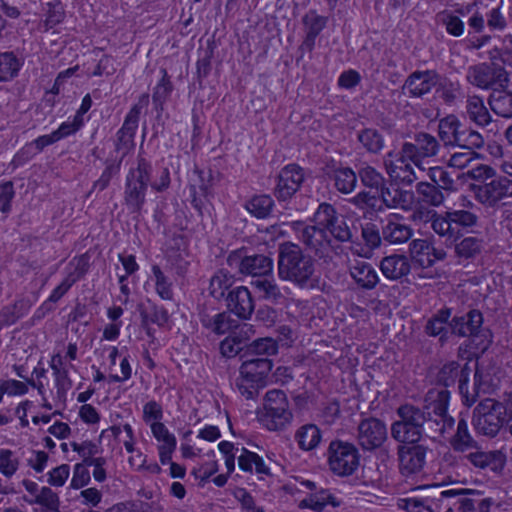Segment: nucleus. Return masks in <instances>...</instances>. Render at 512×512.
Here are the masks:
<instances>
[{"instance_id":"13d9d810","label":"nucleus","mask_w":512,"mask_h":512,"mask_svg":"<svg viewBox=\"0 0 512 512\" xmlns=\"http://www.w3.org/2000/svg\"><path fill=\"white\" fill-rule=\"evenodd\" d=\"M465 458L476 468L484 469L492 462L493 455L479 450L476 445L475 448L466 452Z\"/></svg>"},{"instance_id":"a211bd4d","label":"nucleus","mask_w":512,"mask_h":512,"mask_svg":"<svg viewBox=\"0 0 512 512\" xmlns=\"http://www.w3.org/2000/svg\"><path fill=\"white\" fill-rule=\"evenodd\" d=\"M387 438V429L383 422L370 418L362 421L358 427L359 445L366 450L379 447Z\"/></svg>"},{"instance_id":"79ce46f5","label":"nucleus","mask_w":512,"mask_h":512,"mask_svg":"<svg viewBox=\"0 0 512 512\" xmlns=\"http://www.w3.org/2000/svg\"><path fill=\"white\" fill-rule=\"evenodd\" d=\"M278 351V345L275 340L272 338H260L252 342L248 348L246 353L251 358H259L276 354Z\"/></svg>"},{"instance_id":"f3484780","label":"nucleus","mask_w":512,"mask_h":512,"mask_svg":"<svg viewBox=\"0 0 512 512\" xmlns=\"http://www.w3.org/2000/svg\"><path fill=\"white\" fill-rule=\"evenodd\" d=\"M427 448L423 445H402L398 449L399 469L404 476L420 473L426 464Z\"/></svg>"},{"instance_id":"ddd939ff","label":"nucleus","mask_w":512,"mask_h":512,"mask_svg":"<svg viewBox=\"0 0 512 512\" xmlns=\"http://www.w3.org/2000/svg\"><path fill=\"white\" fill-rule=\"evenodd\" d=\"M466 491L464 489H449L423 498L400 499L398 506L407 512H441L447 498H454Z\"/></svg>"},{"instance_id":"6ab92c4d","label":"nucleus","mask_w":512,"mask_h":512,"mask_svg":"<svg viewBox=\"0 0 512 512\" xmlns=\"http://www.w3.org/2000/svg\"><path fill=\"white\" fill-rule=\"evenodd\" d=\"M409 252L412 260L423 268L431 267L446 257L444 250L433 247L427 239H414L409 245Z\"/></svg>"},{"instance_id":"0eeeda50","label":"nucleus","mask_w":512,"mask_h":512,"mask_svg":"<svg viewBox=\"0 0 512 512\" xmlns=\"http://www.w3.org/2000/svg\"><path fill=\"white\" fill-rule=\"evenodd\" d=\"M273 270L272 260L264 255L245 257L240 264V271L259 278L252 281L260 296L267 299H275L279 291L268 275Z\"/></svg>"},{"instance_id":"58836bf2","label":"nucleus","mask_w":512,"mask_h":512,"mask_svg":"<svg viewBox=\"0 0 512 512\" xmlns=\"http://www.w3.org/2000/svg\"><path fill=\"white\" fill-rule=\"evenodd\" d=\"M416 192L422 202L431 206H440L444 201V195L441 190L436 185L428 182H419L416 185Z\"/></svg>"},{"instance_id":"69168bd1","label":"nucleus","mask_w":512,"mask_h":512,"mask_svg":"<svg viewBox=\"0 0 512 512\" xmlns=\"http://www.w3.org/2000/svg\"><path fill=\"white\" fill-rule=\"evenodd\" d=\"M191 434V430L186 431L183 434V441L180 444V453L184 459H196L202 455V450L187 439Z\"/></svg>"},{"instance_id":"9b49d317","label":"nucleus","mask_w":512,"mask_h":512,"mask_svg":"<svg viewBox=\"0 0 512 512\" xmlns=\"http://www.w3.org/2000/svg\"><path fill=\"white\" fill-rule=\"evenodd\" d=\"M356 208L359 212L354 211V216H357L359 220H364L363 222H360L361 240L364 244L362 245L361 243H357L359 249L354 248V253L364 258H370L373 250L381 243L379 228L375 223L378 215L376 214V216L371 220L368 216L364 215V213L368 214V211L370 210L369 207L360 206Z\"/></svg>"},{"instance_id":"39448f33","label":"nucleus","mask_w":512,"mask_h":512,"mask_svg":"<svg viewBox=\"0 0 512 512\" xmlns=\"http://www.w3.org/2000/svg\"><path fill=\"white\" fill-rule=\"evenodd\" d=\"M257 420L269 431H279L293 420V413L284 392L270 390L264 397L262 407L256 411Z\"/></svg>"},{"instance_id":"4c0bfd02","label":"nucleus","mask_w":512,"mask_h":512,"mask_svg":"<svg viewBox=\"0 0 512 512\" xmlns=\"http://www.w3.org/2000/svg\"><path fill=\"white\" fill-rule=\"evenodd\" d=\"M451 316L449 309L439 310L432 318L427 321L425 331L430 336H440L443 339L447 331V323Z\"/></svg>"},{"instance_id":"a878e982","label":"nucleus","mask_w":512,"mask_h":512,"mask_svg":"<svg viewBox=\"0 0 512 512\" xmlns=\"http://www.w3.org/2000/svg\"><path fill=\"white\" fill-rule=\"evenodd\" d=\"M380 269L386 278L398 280L409 274L411 266L405 255L393 254L382 259Z\"/></svg>"},{"instance_id":"412c9836","label":"nucleus","mask_w":512,"mask_h":512,"mask_svg":"<svg viewBox=\"0 0 512 512\" xmlns=\"http://www.w3.org/2000/svg\"><path fill=\"white\" fill-rule=\"evenodd\" d=\"M437 81L438 75L432 70L415 71L408 76L403 89H407L411 97H422L431 91Z\"/></svg>"},{"instance_id":"ea45409f","label":"nucleus","mask_w":512,"mask_h":512,"mask_svg":"<svg viewBox=\"0 0 512 512\" xmlns=\"http://www.w3.org/2000/svg\"><path fill=\"white\" fill-rule=\"evenodd\" d=\"M20 67V60L12 52L0 53V82L17 76Z\"/></svg>"},{"instance_id":"72a5a7b5","label":"nucleus","mask_w":512,"mask_h":512,"mask_svg":"<svg viewBox=\"0 0 512 512\" xmlns=\"http://www.w3.org/2000/svg\"><path fill=\"white\" fill-rule=\"evenodd\" d=\"M325 170L328 175L333 174L335 186L340 192L348 194L352 191L351 172L348 168L343 169L332 159L327 163Z\"/></svg>"},{"instance_id":"9d476101","label":"nucleus","mask_w":512,"mask_h":512,"mask_svg":"<svg viewBox=\"0 0 512 512\" xmlns=\"http://www.w3.org/2000/svg\"><path fill=\"white\" fill-rule=\"evenodd\" d=\"M362 184L369 188L368 192H359L354 198L356 207L367 206L370 208L368 214L364 213L371 220L376 216V210L380 209V193L379 188L383 184L382 175L371 166H365L358 171Z\"/></svg>"},{"instance_id":"6e6552de","label":"nucleus","mask_w":512,"mask_h":512,"mask_svg":"<svg viewBox=\"0 0 512 512\" xmlns=\"http://www.w3.org/2000/svg\"><path fill=\"white\" fill-rule=\"evenodd\" d=\"M278 269L281 278L295 282H303L312 274L310 260L302 256L297 245L290 243L281 246Z\"/></svg>"},{"instance_id":"4d7b16f0","label":"nucleus","mask_w":512,"mask_h":512,"mask_svg":"<svg viewBox=\"0 0 512 512\" xmlns=\"http://www.w3.org/2000/svg\"><path fill=\"white\" fill-rule=\"evenodd\" d=\"M481 241L475 237H466L456 245V252L459 256L470 258L480 252Z\"/></svg>"},{"instance_id":"338daca9","label":"nucleus","mask_w":512,"mask_h":512,"mask_svg":"<svg viewBox=\"0 0 512 512\" xmlns=\"http://www.w3.org/2000/svg\"><path fill=\"white\" fill-rule=\"evenodd\" d=\"M448 217H450V221H453V224L463 227L473 226L477 221L476 215L465 210H455L448 212Z\"/></svg>"},{"instance_id":"5701e85b","label":"nucleus","mask_w":512,"mask_h":512,"mask_svg":"<svg viewBox=\"0 0 512 512\" xmlns=\"http://www.w3.org/2000/svg\"><path fill=\"white\" fill-rule=\"evenodd\" d=\"M227 305L231 312L243 319L249 318L254 309L250 291L244 286L236 287L228 294Z\"/></svg>"},{"instance_id":"bb28decb","label":"nucleus","mask_w":512,"mask_h":512,"mask_svg":"<svg viewBox=\"0 0 512 512\" xmlns=\"http://www.w3.org/2000/svg\"><path fill=\"white\" fill-rule=\"evenodd\" d=\"M483 323L480 311L471 310L465 316L454 317L450 326L453 333L465 337L475 335Z\"/></svg>"},{"instance_id":"1a4fd4ad","label":"nucleus","mask_w":512,"mask_h":512,"mask_svg":"<svg viewBox=\"0 0 512 512\" xmlns=\"http://www.w3.org/2000/svg\"><path fill=\"white\" fill-rule=\"evenodd\" d=\"M466 77L470 84L481 89H491L493 91L498 88H506L509 83L507 71L501 65L494 62L470 66Z\"/></svg>"},{"instance_id":"c756f323","label":"nucleus","mask_w":512,"mask_h":512,"mask_svg":"<svg viewBox=\"0 0 512 512\" xmlns=\"http://www.w3.org/2000/svg\"><path fill=\"white\" fill-rule=\"evenodd\" d=\"M295 440L301 450L311 451L320 445L322 441V432L315 424H305L296 430Z\"/></svg>"},{"instance_id":"393cba45","label":"nucleus","mask_w":512,"mask_h":512,"mask_svg":"<svg viewBox=\"0 0 512 512\" xmlns=\"http://www.w3.org/2000/svg\"><path fill=\"white\" fill-rule=\"evenodd\" d=\"M412 235V228L401 222L396 214H391L382 228V237L390 244H402L408 241Z\"/></svg>"},{"instance_id":"2eb2a0df","label":"nucleus","mask_w":512,"mask_h":512,"mask_svg":"<svg viewBox=\"0 0 512 512\" xmlns=\"http://www.w3.org/2000/svg\"><path fill=\"white\" fill-rule=\"evenodd\" d=\"M476 198L482 204L493 207L501 200L512 197V180L506 177L492 179L475 188Z\"/></svg>"},{"instance_id":"4468645a","label":"nucleus","mask_w":512,"mask_h":512,"mask_svg":"<svg viewBox=\"0 0 512 512\" xmlns=\"http://www.w3.org/2000/svg\"><path fill=\"white\" fill-rule=\"evenodd\" d=\"M327 464L333 474L349 476L352 473V444L341 439L331 441L327 450Z\"/></svg>"},{"instance_id":"3c124183","label":"nucleus","mask_w":512,"mask_h":512,"mask_svg":"<svg viewBox=\"0 0 512 512\" xmlns=\"http://www.w3.org/2000/svg\"><path fill=\"white\" fill-rule=\"evenodd\" d=\"M493 504L491 498L484 499H470L465 498L461 500L460 512H490V508Z\"/></svg>"},{"instance_id":"7c9ffc66","label":"nucleus","mask_w":512,"mask_h":512,"mask_svg":"<svg viewBox=\"0 0 512 512\" xmlns=\"http://www.w3.org/2000/svg\"><path fill=\"white\" fill-rule=\"evenodd\" d=\"M489 105L495 114L504 118L512 117V93L505 88H498L491 93Z\"/></svg>"},{"instance_id":"4be33fe9","label":"nucleus","mask_w":512,"mask_h":512,"mask_svg":"<svg viewBox=\"0 0 512 512\" xmlns=\"http://www.w3.org/2000/svg\"><path fill=\"white\" fill-rule=\"evenodd\" d=\"M445 144H455L469 150L484 144L483 136L477 130H439Z\"/></svg>"},{"instance_id":"49530a36","label":"nucleus","mask_w":512,"mask_h":512,"mask_svg":"<svg viewBox=\"0 0 512 512\" xmlns=\"http://www.w3.org/2000/svg\"><path fill=\"white\" fill-rule=\"evenodd\" d=\"M415 147L416 155L419 153L424 157H431L438 151V142L433 136L427 133H420L417 137V145H415Z\"/></svg>"},{"instance_id":"f8f14e48","label":"nucleus","mask_w":512,"mask_h":512,"mask_svg":"<svg viewBox=\"0 0 512 512\" xmlns=\"http://www.w3.org/2000/svg\"><path fill=\"white\" fill-rule=\"evenodd\" d=\"M149 171V166L145 162H139L138 167L127 176L125 201L134 210L139 209L145 201Z\"/></svg>"},{"instance_id":"5fc2aeb1","label":"nucleus","mask_w":512,"mask_h":512,"mask_svg":"<svg viewBox=\"0 0 512 512\" xmlns=\"http://www.w3.org/2000/svg\"><path fill=\"white\" fill-rule=\"evenodd\" d=\"M78 418L82 423L96 428L101 420V415L96 407L91 404H83L78 408Z\"/></svg>"},{"instance_id":"603ef678","label":"nucleus","mask_w":512,"mask_h":512,"mask_svg":"<svg viewBox=\"0 0 512 512\" xmlns=\"http://www.w3.org/2000/svg\"><path fill=\"white\" fill-rule=\"evenodd\" d=\"M209 455L211 459L195 467L192 471L193 475L201 482L208 481L218 471V462L214 459V451H211Z\"/></svg>"},{"instance_id":"473e14b6","label":"nucleus","mask_w":512,"mask_h":512,"mask_svg":"<svg viewBox=\"0 0 512 512\" xmlns=\"http://www.w3.org/2000/svg\"><path fill=\"white\" fill-rule=\"evenodd\" d=\"M354 281L363 288L372 289L377 285L379 278L371 264L354 261Z\"/></svg>"},{"instance_id":"09e8293b","label":"nucleus","mask_w":512,"mask_h":512,"mask_svg":"<svg viewBox=\"0 0 512 512\" xmlns=\"http://www.w3.org/2000/svg\"><path fill=\"white\" fill-rule=\"evenodd\" d=\"M143 420L151 428L163 423V410L160 404L150 401L143 406Z\"/></svg>"},{"instance_id":"6e6d98bb","label":"nucleus","mask_w":512,"mask_h":512,"mask_svg":"<svg viewBox=\"0 0 512 512\" xmlns=\"http://www.w3.org/2000/svg\"><path fill=\"white\" fill-rule=\"evenodd\" d=\"M30 503H38L46 507L49 511H56L59 506V499L56 493H54L48 487H42L36 498L30 501Z\"/></svg>"},{"instance_id":"aec40b11","label":"nucleus","mask_w":512,"mask_h":512,"mask_svg":"<svg viewBox=\"0 0 512 512\" xmlns=\"http://www.w3.org/2000/svg\"><path fill=\"white\" fill-rule=\"evenodd\" d=\"M151 434L157 441V451L159 461L162 465H166L172 459V455L177 446L175 435L169 431L164 423L154 425L150 428Z\"/></svg>"},{"instance_id":"20e7f679","label":"nucleus","mask_w":512,"mask_h":512,"mask_svg":"<svg viewBox=\"0 0 512 512\" xmlns=\"http://www.w3.org/2000/svg\"><path fill=\"white\" fill-rule=\"evenodd\" d=\"M272 361L265 357L246 359L240 366L236 387L246 399H255L269 383Z\"/></svg>"},{"instance_id":"8fccbe9b","label":"nucleus","mask_w":512,"mask_h":512,"mask_svg":"<svg viewBox=\"0 0 512 512\" xmlns=\"http://www.w3.org/2000/svg\"><path fill=\"white\" fill-rule=\"evenodd\" d=\"M358 139L371 152H378L383 147V138L377 130H362Z\"/></svg>"},{"instance_id":"774afa93","label":"nucleus","mask_w":512,"mask_h":512,"mask_svg":"<svg viewBox=\"0 0 512 512\" xmlns=\"http://www.w3.org/2000/svg\"><path fill=\"white\" fill-rule=\"evenodd\" d=\"M442 22L445 25L446 30L449 34L455 37H459L463 34L464 23L458 16L452 14H444Z\"/></svg>"},{"instance_id":"0e129e2a","label":"nucleus","mask_w":512,"mask_h":512,"mask_svg":"<svg viewBox=\"0 0 512 512\" xmlns=\"http://www.w3.org/2000/svg\"><path fill=\"white\" fill-rule=\"evenodd\" d=\"M70 475V467L67 464H62L48 473V483L55 487H62Z\"/></svg>"},{"instance_id":"c85d7f7f","label":"nucleus","mask_w":512,"mask_h":512,"mask_svg":"<svg viewBox=\"0 0 512 512\" xmlns=\"http://www.w3.org/2000/svg\"><path fill=\"white\" fill-rule=\"evenodd\" d=\"M238 466L244 472H255L259 476V479L270 474V469L263 458L244 447L241 448L240 454L238 455Z\"/></svg>"},{"instance_id":"cd10ccee","label":"nucleus","mask_w":512,"mask_h":512,"mask_svg":"<svg viewBox=\"0 0 512 512\" xmlns=\"http://www.w3.org/2000/svg\"><path fill=\"white\" fill-rule=\"evenodd\" d=\"M303 25L305 27L306 37L302 43V47L307 51H312L316 37L326 26V18L319 15L315 10H310L303 17Z\"/></svg>"},{"instance_id":"f03ea898","label":"nucleus","mask_w":512,"mask_h":512,"mask_svg":"<svg viewBox=\"0 0 512 512\" xmlns=\"http://www.w3.org/2000/svg\"><path fill=\"white\" fill-rule=\"evenodd\" d=\"M329 235L340 241H347L351 232L347 223L336 215L331 205L321 204L314 214V225L303 228L302 239L307 245L317 248L330 242Z\"/></svg>"},{"instance_id":"bf43d9fd","label":"nucleus","mask_w":512,"mask_h":512,"mask_svg":"<svg viewBox=\"0 0 512 512\" xmlns=\"http://www.w3.org/2000/svg\"><path fill=\"white\" fill-rule=\"evenodd\" d=\"M48 9L45 14V27L51 29L64 19V10L60 3H47Z\"/></svg>"},{"instance_id":"7ed1b4c3","label":"nucleus","mask_w":512,"mask_h":512,"mask_svg":"<svg viewBox=\"0 0 512 512\" xmlns=\"http://www.w3.org/2000/svg\"><path fill=\"white\" fill-rule=\"evenodd\" d=\"M511 413L512 395L504 402L486 398L473 411L474 429L479 434L493 437Z\"/></svg>"},{"instance_id":"052dcab7","label":"nucleus","mask_w":512,"mask_h":512,"mask_svg":"<svg viewBox=\"0 0 512 512\" xmlns=\"http://www.w3.org/2000/svg\"><path fill=\"white\" fill-rule=\"evenodd\" d=\"M172 91V85L167 77L166 71H163V77L158 82L153 93V101L157 106H161L169 97Z\"/></svg>"},{"instance_id":"a19ab883","label":"nucleus","mask_w":512,"mask_h":512,"mask_svg":"<svg viewBox=\"0 0 512 512\" xmlns=\"http://www.w3.org/2000/svg\"><path fill=\"white\" fill-rule=\"evenodd\" d=\"M458 377H460V389L462 390L463 382L466 381L467 376L464 374V371L460 369V365L455 361L444 364L438 374L439 381L442 382L445 387L454 384Z\"/></svg>"},{"instance_id":"c9c22d12","label":"nucleus","mask_w":512,"mask_h":512,"mask_svg":"<svg viewBox=\"0 0 512 512\" xmlns=\"http://www.w3.org/2000/svg\"><path fill=\"white\" fill-rule=\"evenodd\" d=\"M467 115L471 121L478 126L487 125L490 121V114L481 98L477 96L470 97L467 100Z\"/></svg>"},{"instance_id":"f704fd0d","label":"nucleus","mask_w":512,"mask_h":512,"mask_svg":"<svg viewBox=\"0 0 512 512\" xmlns=\"http://www.w3.org/2000/svg\"><path fill=\"white\" fill-rule=\"evenodd\" d=\"M423 432L422 427H414L407 425L404 421L399 420L392 424V437L402 443H416L421 439Z\"/></svg>"},{"instance_id":"423d86ee","label":"nucleus","mask_w":512,"mask_h":512,"mask_svg":"<svg viewBox=\"0 0 512 512\" xmlns=\"http://www.w3.org/2000/svg\"><path fill=\"white\" fill-rule=\"evenodd\" d=\"M384 165L387 174L393 181L405 185H411L419 178L413 166L420 171L424 170L419 155H416V147L411 143H405L399 152L388 153Z\"/></svg>"},{"instance_id":"a18cd8bd","label":"nucleus","mask_w":512,"mask_h":512,"mask_svg":"<svg viewBox=\"0 0 512 512\" xmlns=\"http://www.w3.org/2000/svg\"><path fill=\"white\" fill-rule=\"evenodd\" d=\"M234 283V277L225 271H218L210 281V293L216 299L225 296L228 288Z\"/></svg>"},{"instance_id":"dca6fc26","label":"nucleus","mask_w":512,"mask_h":512,"mask_svg":"<svg viewBox=\"0 0 512 512\" xmlns=\"http://www.w3.org/2000/svg\"><path fill=\"white\" fill-rule=\"evenodd\" d=\"M304 171L295 164L285 166L279 174L276 186V197L278 200L286 201L291 199L300 189L304 181Z\"/></svg>"},{"instance_id":"f257e3e1","label":"nucleus","mask_w":512,"mask_h":512,"mask_svg":"<svg viewBox=\"0 0 512 512\" xmlns=\"http://www.w3.org/2000/svg\"><path fill=\"white\" fill-rule=\"evenodd\" d=\"M449 398L450 393L446 388L433 389L428 392L425 399L427 411L412 404H404L398 408L397 414L400 420L414 427L423 428L425 423H435L436 432L442 435L454 425V419L447 415Z\"/></svg>"},{"instance_id":"c03bdc74","label":"nucleus","mask_w":512,"mask_h":512,"mask_svg":"<svg viewBox=\"0 0 512 512\" xmlns=\"http://www.w3.org/2000/svg\"><path fill=\"white\" fill-rule=\"evenodd\" d=\"M128 463L135 471L147 472L152 475H158L161 472L160 465L155 461L148 462L147 456L141 450L131 454Z\"/></svg>"},{"instance_id":"2f4dec72","label":"nucleus","mask_w":512,"mask_h":512,"mask_svg":"<svg viewBox=\"0 0 512 512\" xmlns=\"http://www.w3.org/2000/svg\"><path fill=\"white\" fill-rule=\"evenodd\" d=\"M342 503V500L331 494L328 491H321L317 494L310 495L307 498L303 499L299 503V507L304 509L308 508L315 512H321L323 509L331 505L333 507H338Z\"/></svg>"},{"instance_id":"37998d69","label":"nucleus","mask_w":512,"mask_h":512,"mask_svg":"<svg viewBox=\"0 0 512 512\" xmlns=\"http://www.w3.org/2000/svg\"><path fill=\"white\" fill-rule=\"evenodd\" d=\"M273 204V199L270 196L259 195L247 202L246 209L257 218H265L270 214Z\"/></svg>"},{"instance_id":"de8ad7c7","label":"nucleus","mask_w":512,"mask_h":512,"mask_svg":"<svg viewBox=\"0 0 512 512\" xmlns=\"http://www.w3.org/2000/svg\"><path fill=\"white\" fill-rule=\"evenodd\" d=\"M152 280L155 282L156 292L157 294L164 300L172 299V289L171 283L164 276L163 272L160 270L158 266L152 267Z\"/></svg>"},{"instance_id":"680f3d73","label":"nucleus","mask_w":512,"mask_h":512,"mask_svg":"<svg viewBox=\"0 0 512 512\" xmlns=\"http://www.w3.org/2000/svg\"><path fill=\"white\" fill-rule=\"evenodd\" d=\"M453 221H450V217H448V212L445 217H436L432 221V229L440 236H446L448 238L455 237V231L452 227Z\"/></svg>"},{"instance_id":"b1692460","label":"nucleus","mask_w":512,"mask_h":512,"mask_svg":"<svg viewBox=\"0 0 512 512\" xmlns=\"http://www.w3.org/2000/svg\"><path fill=\"white\" fill-rule=\"evenodd\" d=\"M415 202L413 191L402 190L396 186H390L380 193V205L384 203L388 208H399L404 211L412 209Z\"/></svg>"},{"instance_id":"864d4df0","label":"nucleus","mask_w":512,"mask_h":512,"mask_svg":"<svg viewBox=\"0 0 512 512\" xmlns=\"http://www.w3.org/2000/svg\"><path fill=\"white\" fill-rule=\"evenodd\" d=\"M19 465L18 458L10 450H0V472L6 476L11 477L17 471Z\"/></svg>"},{"instance_id":"e433bc0d","label":"nucleus","mask_w":512,"mask_h":512,"mask_svg":"<svg viewBox=\"0 0 512 512\" xmlns=\"http://www.w3.org/2000/svg\"><path fill=\"white\" fill-rule=\"evenodd\" d=\"M451 445L454 450L466 453L476 446V442L468 432L467 422L461 419L457 425V431L451 440Z\"/></svg>"},{"instance_id":"e2e57ef3","label":"nucleus","mask_w":512,"mask_h":512,"mask_svg":"<svg viewBox=\"0 0 512 512\" xmlns=\"http://www.w3.org/2000/svg\"><path fill=\"white\" fill-rule=\"evenodd\" d=\"M89 481V470L83 464H76L74 466L73 475L69 487L78 490L86 486L89 483Z\"/></svg>"}]
</instances>
